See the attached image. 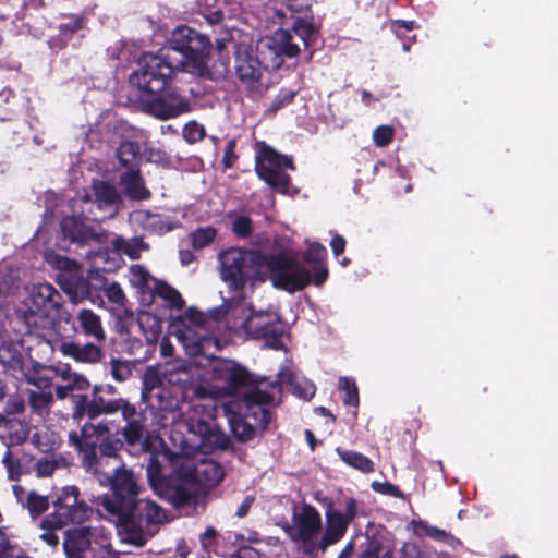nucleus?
Wrapping results in <instances>:
<instances>
[{
	"instance_id": "79ce46f5",
	"label": "nucleus",
	"mask_w": 558,
	"mask_h": 558,
	"mask_svg": "<svg viewBox=\"0 0 558 558\" xmlns=\"http://www.w3.org/2000/svg\"><path fill=\"white\" fill-rule=\"evenodd\" d=\"M129 280L133 287L148 290H153L156 281L141 265H132L130 267Z\"/></svg>"
},
{
	"instance_id": "c756f323",
	"label": "nucleus",
	"mask_w": 558,
	"mask_h": 558,
	"mask_svg": "<svg viewBox=\"0 0 558 558\" xmlns=\"http://www.w3.org/2000/svg\"><path fill=\"white\" fill-rule=\"evenodd\" d=\"M93 190L99 208H110L113 213L117 211L121 196L113 185L96 181L93 184Z\"/></svg>"
},
{
	"instance_id": "864d4df0",
	"label": "nucleus",
	"mask_w": 558,
	"mask_h": 558,
	"mask_svg": "<svg viewBox=\"0 0 558 558\" xmlns=\"http://www.w3.org/2000/svg\"><path fill=\"white\" fill-rule=\"evenodd\" d=\"M2 463L4 464L8 476L11 481H15L19 478L21 474V465L20 462L13 459L12 452L10 449H7L3 457Z\"/></svg>"
},
{
	"instance_id": "e433bc0d",
	"label": "nucleus",
	"mask_w": 558,
	"mask_h": 558,
	"mask_svg": "<svg viewBox=\"0 0 558 558\" xmlns=\"http://www.w3.org/2000/svg\"><path fill=\"white\" fill-rule=\"evenodd\" d=\"M154 295L163 300L170 308L181 310L184 305V301L181 294L161 281H155V286H153Z\"/></svg>"
},
{
	"instance_id": "0eeeda50",
	"label": "nucleus",
	"mask_w": 558,
	"mask_h": 558,
	"mask_svg": "<svg viewBox=\"0 0 558 558\" xmlns=\"http://www.w3.org/2000/svg\"><path fill=\"white\" fill-rule=\"evenodd\" d=\"M181 64L172 49H159L157 53L144 52L130 82L151 98L166 89L169 81L180 71Z\"/></svg>"
},
{
	"instance_id": "39448f33",
	"label": "nucleus",
	"mask_w": 558,
	"mask_h": 558,
	"mask_svg": "<svg viewBox=\"0 0 558 558\" xmlns=\"http://www.w3.org/2000/svg\"><path fill=\"white\" fill-rule=\"evenodd\" d=\"M227 319L234 330H244L275 350H283L288 337L279 314L272 308L255 311L243 300H233L227 310Z\"/></svg>"
},
{
	"instance_id": "f8f14e48",
	"label": "nucleus",
	"mask_w": 558,
	"mask_h": 558,
	"mask_svg": "<svg viewBox=\"0 0 558 558\" xmlns=\"http://www.w3.org/2000/svg\"><path fill=\"white\" fill-rule=\"evenodd\" d=\"M171 328L177 340L191 356L203 355L213 359L218 350V341L208 335L203 313L189 308L172 320Z\"/></svg>"
},
{
	"instance_id": "b1692460",
	"label": "nucleus",
	"mask_w": 558,
	"mask_h": 558,
	"mask_svg": "<svg viewBox=\"0 0 558 558\" xmlns=\"http://www.w3.org/2000/svg\"><path fill=\"white\" fill-rule=\"evenodd\" d=\"M59 351L76 362L81 363H97L102 356L101 349L95 343L78 344L73 341H64L59 345Z\"/></svg>"
},
{
	"instance_id": "09e8293b",
	"label": "nucleus",
	"mask_w": 558,
	"mask_h": 558,
	"mask_svg": "<svg viewBox=\"0 0 558 558\" xmlns=\"http://www.w3.org/2000/svg\"><path fill=\"white\" fill-rule=\"evenodd\" d=\"M182 135L187 143H197L204 138L205 128L196 121H189L182 130Z\"/></svg>"
},
{
	"instance_id": "e2e57ef3",
	"label": "nucleus",
	"mask_w": 558,
	"mask_h": 558,
	"mask_svg": "<svg viewBox=\"0 0 558 558\" xmlns=\"http://www.w3.org/2000/svg\"><path fill=\"white\" fill-rule=\"evenodd\" d=\"M330 246H331V250H332V253L335 254V256L338 257L340 254H342L344 252V248H345L344 238L342 235L336 234L330 242Z\"/></svg>"
},
{
	"instance_id": "2eb2a0df",
	"label": "nucleus",
	"mask_w": 558,
	"mask_h": 558,
	"mask_svg": "<svg viewBox=\"0 0 558 558\" xmlns=\"http://www.w3.org/2000/svg\"><path fill=\"white\" fill-rule=\"evenodd\" d=\"M276 395L267 392L263 388L251 389L246 395V402L244 403L245 417L252 422L233 421L232 430L234 435L241 440H250L255 433V428L265 429L270 422V413L265 405L275 404Z\"/></svg>"
},
{
	"instance_id": "7c9ffc66",
	"label": "nucleus",
	"mask_w": 558,
	"mask_h": 558,
	"mask_svg": "<svg viewBox=\"0 0 558 558\" xmlns=\"http://www.w3.org/2000/svg\"><path fill=\"white\" fill-rule=\"evenodd\" d=\"M99 456L97 454V468L98 472L94 473L100 483H102V474L105 473L102 471V466L105 464H108V462L111 460L113 462V465H120V460L118 459V442L110 441L109 437L106 440H102L99 445Z\"/></svg>"
},
{
	"instance_id": "a211bd4d",
	"label": "nucleus",
	"mask_w": 558,
	"mask_h": 558,
	"mask_svg": "<svg viewBox=\"0 0 558 558\" xmlns=\"http://www.w3.org/2000/svg\"><path fill=\"white\" fill-rule=\"evenodd\" d=\"M107 423H86L80 433H70V442L76 446L83 453V466L93 473L98 472L97 446L109 437Z\"/></svg>"
},
{
	"instance_id": "9d476101",
	"label": "nucleus",
	"mask_w": 558,
	"mask_h": 558,
	"mask_svg": "<svg viewBox=\"0 0 558 558\" xmlns=\"http://www.w3.org/2000/svg\"><path fill=\"white\" fill-rule=\"evenodd\" d=\"M263 263L264 275L268 274L272 286L289 293L301 291L313 281L311 270L300 262L294 251L264 254Z\"/></svg>"
},
{
	"instance_id": "7ed1b4c3",
	"label": "nucleus",
	"mask_w": 558,
	"mask_h": 558,
	"mask_svg": "<svg viewBox=\"0 0 558 558\" xmlns=\"http://www.w3.org/2000/svg\"><path fill=\"white\" fill-rule=\"evenodd\" d=\"M168 477L181 481L172 498L178 506L190 505L196 494L195 485L214 487L225 477L220 463L211 459H195L170 450L151 453L147 464V478L151 488L160 494Z\"/></svg>"
},
{
	"instance_id": "dca6fc26",
	"label": "nucleus",
	"mask_w": 558,
	"mask_h": 558,
	"mask_svg": "<svg viewBox=\"0 0 558 558\" xmlns=\"http://www.w3.org/2000/svg\"><path fill=\"white\" fill-rule=\"evenodd\" d=\"M284 531L293 542L301 544L304 554L314 555L319 548L320 513L313 506L305 504L293 512L292 525H287Z\"/></svg>"
},
{
	"instance_id": "58836bf2",
	"label": "nucleus",
	"mask_w": 558,
	"mask_h": 558,
	"mask_svg": "<svg viewBox=\"0 0 558 558\" xmlns=\"http://www.w3.org/2000/svg\"><path fill=\"white\" fill-rule=\"evenodd\" d=\"M32 411L44 417L49 414L53 403V396L50 391H32L28 398Z\"/></svg>"
},
{
	"instance_id": "de8ad7c7",
	"label": "nucleus",
	"mask_w": 558,
	"mask_h": 558,
	"mask_svg": "<svg viewBox=\"0 0 558 558\" xmlns=\"http://www.w3.org/2000/svg\"><path fill=\"white\" fill-rule=\"evenodd\" d=\"M110 374L114 380L125 381L132 375V365L128 361L112 359L110 361Z\"/></svg>"
},
{
	"instance_id": "393cba45",
	"label": "nucleus",
	"mask_w": 558,
	"mask_h": 558,
	"mask_svg": "<svg viewBox=\"0 0 558 558\" xmlns=\"http://www.w3.org/2000/svg\"><path fill=\"white\" fill-rule=\"evenodd\" d=\"M12 492L16 501L28 510L33 519L43 514L49 507L48 497L39 495L35 490L26 492L20 485H12Z\"/></svg>"
},
{
	"instance_id": "f704fd0d",
	"label": "nucleus",
	"mask_w": 558,
	"mask_h": 558,
	"mask_svg": "<svg viewBox=\"0 0 558 558\" xmlns=\"http://www.w3.org/2000/svg\"><path fill=\"white\" fill-rule=\"evenodd\" d=\"M61 230L65 238L72 241L81 242L87 236L86 226L80 217H65L61 222Z\"/></svg>"
},
{
	"instance_id": "bb28decb",
	"label": "nucleus",
	"mask_w": 558,
	"mask_h": 558,
	"mask_svg": "<svg viewBox=\"0 0 558 558\" xmlns=\"http://www.w3.org/2000/svg\"><path fill=\"white\" fill-rule=\"evenodd\" d=\"M78 330L86 337L96 342H102L106 339V331L102 327L101 318L92 310L83 308L76 316Z\"/></svg>"
},
{
	"instance_id": "49530a36",
	"label": "nucleus",
	"mask_w": 558,
	"mask_h": 558,
	"mask_svg": "<svg viewBox=\"0 0 558 558\" xmlns=\"http://www.w3.org/2000/svg\"><path fill=\"white\" fill-rule=\"evenodd\" d=\"M232 217V231L239 238H247L253 231L251 218L243 214H234Z\"/></svg>"
},
{
	"instance_id": "20e7f679",
	"label": "nucleus",
	"mask_w": 558,
	"mask_h": 558,
	"mask_svg": "<svg viewBox=\"0 0 558 558\" xmlns=\"http://www.w3.org/2000/svg\"><path fill=\"white\" fill-rule=\"evenodd\" d=\"M182 399H205L204 377L196 363L166 364L161 372L149 367L143 378L142 400L161 411L172 410Z\"/></svg>"
},
{
	"instance_id": "f257e3e1",
	"label": "nucleus",
	"mask_w": 558,
	"mask_h": 558,
	"mask_svg": "<svg viewBox=\"0 0 558 558\" xmlns=\"http://www.w3.org/2000/svg\"><path fill=\"white\" fill-rule=\"evenodd\" d=\"M102 481L110 483L113 494L102 498L101 507L116 523L121 543L143 546L167 521L165 511L144 496L134 473L122 465H113L112 474L104 473Z\"/></svg>"
},
{
	"instance_id": "a19ab883",
	"label": "nucleus",
	"mask_w": 558,
	"mask_h": 558,
	"mask_svg": "<svg viewBox=\"0 0 558 558\" xmlns=\"http://www.w3.org/2000/svg\"><path fill=\"white\" fill-rule=\"evenodd\" d=\"M138 417L140 414L136 412L131 418H123L128 424L123 428L122 435L130 445L141 442L143 439L144 425Z\"/></svg>"
},
{
	"instance_id": "c85d7f7f",
	"label": "nucleus",
	"mask_w": 558,
	"mask_h": 558,
	"mask_svg": "<svg viewBox=\"0 0 558 558\" xmlns=\"http://www.w3.org/2000/svg\"><path fill=\"white\" fill-rule=\"evenodd\" d=\"M413 533L416 536L424 537L427 536L434 541L441 542L448 544L452 547L460 544V541L448 533L445 530L438 529L436 526L429 525L427 522L422 520H413L412 521Z\"/></svg>"
},
{
	"instance_id": "4468645a",
	"label": "nucleus",
	"mask_w": 558,
	"mask_h": 558,
	"mask_svg": "<svg viewBox=\"0 0 558 558\" xmlns=\"http://www.w3.org/2000/svg\"><path fill=\"white\" fill-rule=\"evenodd\" d=\"M62 296L50 283L33 284L24 313L25 324L33 332H40L52 325V317L58 313Z\"/></svg>"
},
{
	"instance_id": "37998d69",
	"label": "nucleus",
	"mask_w": 558,
	"mask_h": 558,
	"mask_svg": "<svg viewBox=\"0 0 558 558\" xmlns=\"http://www.w3.org/2000/svg\"><path fill=\"white\" fill-rule=\"evenodd\" d=\"M201 13L210 24H218L223 19V12L219 7V0H198Z\"/></svg>"
},
{
	"instance_id": "412c9836",
	"label": "nucleus",
	"mask_w": 558,
	"mask_h": 558,
	"mask_svg": "<svg viewBox=\"0 0 558 558\" xmlns=\"http://www.w3.org/2000/svg\"><path fill=\"white\" fill-rule=\"evenodd\" d=\"M160 95H154L146 100L143 99L146 111L151 116L161 119H172L192 110L191 101L175 89L162 90Z\"/></svg>"
},
{
	"instance_id": "4be33fe9",
	"label": "nucleus",
	"mask_w": 558,
	"mask_h": 558,
	"mask_svg": "<svg viewBox=\"0 0 558 558\" xmlns=\"http://www.w3.org/2000/svg\"><path fill=\"white\" fill-rule=\"evenodd\" d=\"M278 377L279 383L271 384L269 391L276 395V399L282 385H286L293 395L302 399H311L315 395V385L289 366L281 367Z\"/></svg>"
},
{
	"instance_id": "423d86ee",
	"label": "nucleus",
	"mask_w": 558,
	"mask_h": 558,
	"mask_svg": "<svg viewBox=\"0 0 558 558\" xmlns=\"http://www.w3.org/2000/svg\"><path fill=\"white\" fill-rule=\"evenodd\" d=\"M52 506L54 511L40 522L39 538L54 547L59 543L57 531L70 523L84 522L92 515L93 509L81 498L80 489L74 485L64 486L58 490Z\"/></svg>"
},
{
	"instance_id": "f3484780",
	"label": "nucleus",
	"mask_w": 558,
	"mask_h": 558,
	"mask_svg": "<svg viewBox=\"0 0 558 558\" xmlns=\"http://www.w3.org/2000/svg\"><path fill=\"white\" fill-rule=\"evenodd\" d=\"M256 173L272 190L286 194L290 177L287 169H293L292 160L282 156L268 146H263L256 155Z\"/></svg>"
},
{
	"instance_id": "69168bd1",
	"label": "nucleus",
	"mask_w": 558,
	"mask_h": 558,
	"mask_svg": "<svg viewBox=\"0 0 558 558\" xmlns=\"http://www.w3.org/2000/svg\"><path fill=\"white\" fill-rule=\"evenodd\" d=\"M160 353L163 357H171L174 354V347L167 337H163L160 341Z\"/></svg>"
},
{
	"instance_id": "5fc2aeb1",
	"label": "nucleus",
	"mask_w": 558,
	"mask_h": 558,
	"mask_svg": "<svg viewBox=\"0 0 558 558\" xmlns=\"http://www.w3.org/2000/svg\"><path fill=\"white\" fill-rule=\"evenodd\" d=\"M371 486H372L373 490L376 493L387 495V496H392V497L400 498V499H404V494L398 488V486H396L389 482L375 481L372 483Z\"/></svg>"
},
{
	"instance_id": "2f4dec72",
	"label": "nucleus",
	"mask_w": 558,
	"mask_h": 558,
	"mask_svg": "<svg viewBox=\"0 0 558 558\" xmlns=\"http://www.w3.org/2000/svg\"><path fill=\"white\" fill-rule=\"evenodd\" d=\"M101 290L110 303L109 310L113 313L121 314L125 311L126 298L121 286L116 282L104 281Z\"/></svg>"
},
{
	"instance_id": "4d7b16f0",
	"label": "nucleus",
	"mask_w": 558,
	"mask_h": 558,
	"mask_svg": "<svg viewBox=\"0 0 558 558\" xmlns=\"http://www.w3.org/2000/svg\"><path fill=\"white\" fill-rule=\"evenodd\" d=\"M295 96V93L289 89L281 90L271 102L269 110L277 112L279 109L290 104Z\"/></svg>"
},
{
	"instance_id": "6ab92c4d",
	"label": "nucleus",
	"mask_w": 558,
	"mask_h": 558,
	"mask_svg": "<svg viewBox=\"0 0 558 558\" xmlns=\"http://www.w3.org/2000/svg\"><path fill=\"white\" fill-rule=\"evenodd\" d=\"M356 514L357 504L353 498L345 500L344 512L328 509L326 511V527L319 538L318 551L325 553L329 546L337 544L344 536Z\"/></svg>"
},
{
	"instance_id": "bf43d9fd",
	"label": "nucleus",
	"mask_w": 558,
	"mask_h": 558,
	"mask_svg": "<svg viewBox=\"0 0 558 558\" xmlns=\"http://www.w3.org/2000/svg\"><path fill=\"white\" fill-rule=\"evenodd\" d=\"M381 545L377 539H369L359 558H379Z\"/></svg>"
},
{
	"instance_id": "6e6d98bb",
	"label": "nucleus",
	"mask_w": 558,
	"mask_h": 558,
	"mask_svg": "<svg viewBox=\"0 0 558 558\" xmlns=\"http://www.w3.org/2000/svg\"><path fill=\"white\" fill-rule=\"evenodd\" d=\"M83 28V19L80 16H70L66 22H62L59 25V31L62 35L69 37L78 29Z\"/></svg>"
},
{
	"instance_id": "473e14b6",
	"label": "nucleus",
	"mask_w": 558,
	"mask_h": 558,
	"mask_svg": "<svg viewBox=\"0 0 558 558\" xmlns=\"http://www.w3.org/2000/svg\"><path fill=\"white\" fill-rule=\"evenodd\" d=\"M111 245L116 252L125 254L132 259L138 258L141 252L147 248L145 243L140 238L128 240L122 236H116L111 241Z\"/></svg>"
},
{
	"instance_id": "a878e982",
	"label": "nucleus",
	"mask_w": 558,
	"mask_h": 558,
	"mask_svg": "<svg viewBox=\"0 0 558 558\" xmlns=\"http://www.w3.org/2000/svg\"><path fill=\"white\" fill-rule=\"evenodd\" d=\"M120 186L123 193L132 199L144 201L150 197V192L145 187L143 178L134 166L121 174Z\"/></svg>"
},
{
	"instance_id": "72a5a7b5",
	"label": "nucleus",
	"mask_w": 558,
	"mask_h": 558,
	"mask_svg": "<svg viewBox=\"0 0 558 558\" xmlns=\"http://www.w3.org/2000/svg\"><path fill=\"white\" fill-rule=\"evenodd\" d=\"M98 403L102 407L104 414L121 412L123 418H131L133 414H136L135 407L123 398L106 400L104 397H98Z\"/></svg>"
},
{
	"instance_id": "052dcab7",
	"label": "nucleus",
	"mask_w": 558,
	"mask_h": 558,
	"mask_svg": "<svg viewBox=\"0 0 558 558\" xmlns=\"http://www.w3.org/2000/svg\"><path fill=\"white\" fill-rule=\"evenodd\" d=\"M402 558H428L416 545L404 544L402 547Z\"/></svg>"
},
{
	"instance_id": "680f3d73",
	"label": "nucleus",
	"mask_w": 558,
	"mask_h": 558,
	"mask_svg": "<svg viewBox=\"0 0 558 558\" xmlns=\"http://www.w3.org/2000/svg\"><path fill=\"white\" fill-rule=\"evenodd\" d=\"M86 412H87V417L90 420H94V418L98 417L99 415L104 414L102 407H100V403H98V397H94L89 401V403L86 408Z\"/></svg>"
},
{
	"instance_id": "13d9d810",
	"label": "nucleus",
	"mask_w": 558,
	"mask_h": 558,
	"mask_svg": "<svg viewBox=\"0 0 558 558\" xmlns=\"http://www.w3.org/2000/svg\"><path fill=\"white\" fill-rule=\"evenodd\" d=\"M236 146L235 140H229L226 144L225 150H223V158L222 162L226 168H231L236 159V155L234 153Z\"/></svg>"
},
{
	"instance_id": "6e6552de",
	"label": "nucleus",
	"mask_w": 558,
	"mask_h": 558,
	"mask_svg": "<svg viewBox=\"0 0 558 558\" xmlns=\"http://www.w3.org/2000/svg\"><path fill=\"white\" fill-rule=\"evenodd\" d=\"M169 44L162 49L174 51L177 61L182 63L180 71L197 76L209 74L207 59L210 52V40L206 35L190 26L180 25L172 31Z\"/></svg>"
},
{
	"instance_id": "f03ea898",
	"label": "nucleus",
	"mask_w": 558,
	"mask_h": 558,
	"mask_svg": "<svg viewBox=\"0 0 558 558\" xmlns=\"http://www.w3.org/2000/svg\"><path fill=\"white\" fill-rule=\"evenodd\" d=\"M317 37L312 22L296 19L290 29H278L262 38L256 47L245 43L235 46L234 71L241 85L254 95L268 88L267 74L279 69L286 58H294L301 47L308 48Z\"/></svg>"
},
{
	"instance_id": "cd10ccee",
	"label": "nucleus",
	"mask_w": 558,
	"mask_h": 558,
	"mask_svg": "<svg viewBox=\"0 0 558 558\" xmlns=\"http://www.w3.org/2000/svg\"><path fill=\"white\" fill-rule=\"evenodd\" d=\"M130 220L133 225L150 233L162 234L172 229L159 214L148 210H134L130 215Z\"/></svg>"
},
{
	"instance_id": "ddd939ff",
	"label": "nucleus",
	"mask_w": 558,
	"mask_h": 558,
	"mask_svg": "<svg viewBox=\"0 0 558 558\" xmlns=\"http://www.w3.org/2000/svg\"><path fill=\"white\" fill-rule=\"evenodd\" d=\"M63 548L68 558H117L110 533L102 526H77L68 530Z\"/></svg>"
},
{
	"instance_id": "ea45409f",
	"label": "nucleus",
	"mask_w": 558,
	"mask_h": 558,
	"mask_svg": "<svg viewBox=\"0 0 558 558\" xmlns=\"http://www.w3.org/2000/svg\"><path fill=\"white\" fill-rule=\"evenodd\" d=\"M142 145L137 141H124L117 150V157L123 166L132 167V162L140 157Z\"/></svg>"
},
{
	"instance_id": "4c0bfd02",
	"label": "nucleus",
	"mask_w": 558,
	"mask_h": 558,
	"mask_svg": "<svg viewBox=\"0 0 558 558\" xmlns=\"http://www.w3.org/2000/svg\"><path fill=\"white\" fill-rule=\"evenodd\" d=\"M337 453L344 463L363 473L374 471V463L366 456L360 452L338 448Z\"/></svg>"
},
{
	"instance_id": "3c124183",
	"label": "nucleus",
	"mask_w": 558,
	"mask_h": 558,
	"mask_svg": "<svg viewBox=\"0 0 558 558\" xmlns=\"http://www.w3.org/2000/svg\"><path fill=\"white\" fill-rule=\"evenodd\" d=\"M21 354L19 345L14 343H3L0 347V361L3 364L15 365L20 363Z\"/></svg>"
},
{
	"instance_id": "603ef678",
	"label": "nucleus",
	"mask_w": 558,
	"mask_h": 558,
	"mask_svg": "<svg viewBox=\"0 0 558 558\" xmlns=\"http://www.w3.org/2000/svg\"><path fill=\"white\" fill-rule=\"evenodd\" d=\"M395 130L390 125H379L373 131V141L376 146L385 147L391 143Z\"/></svg>"
},
{
	"instance_id": "9b49d317",
	"label": "nucleus",
	"mask_w": 558,
	"mask_h": 558,
	"mask_svg": "<svg viewBox=\"0 0 558 558\" xmlns=\"http://www.w3.org/2000/svg\"><path fill=\"white\" fill-rule=\"evenodd\" d=\"M252 375L240 364L231 360H215L210 364V378H204L205 398H223L242 393L243 402L251 389L262 388L253 385Z\"/></svg>"
},
{
	"instance_id": "338daca9",
	"label": "nucleus",
	"mask_w": 558,
	"mask_h": 558,
	"mask_svg": "<svg viewBox=\"0 0 558 558\" xmlns=\"http://www.w3.org/2000/svg\"><path fill=\"white\" fill-rule=\"evenodd\" d=\"M71 401H72V405L74 408L86 409L90 400H88V397L86 393H76V395H71Z\"/></svg>"
},
{
	"instance_id": "a18cd8bd",
	"label": "nucleus",
	"mask_w": 558,
	"mask_h": 558,
	"mask_svg": "<svg viewBox=\"0 0 558 558\" xmlns=\"http://www.w3.org/2000/svg\"><path fill=\"white\" fill-rule=\"evenodd\" d=\"M217 231L213 227L199 228L191 233V241L194 248H203L209 245L216 238Z\"/></svg>"
},
{
	"instance_id": "774afa93",
	"label": "nucleus",
	"mask_w": 558,
	"mask_h": 558,
	"mask_svg": "<svg viewBox=\"0 0 558 558\" xmlns=\"http://www.w3.org/2000/svg\"><path fill=\"white\" fill-rule=\"evenodd\" d=\"M354 551V544L353 542H349L344 548L340 551L337 558H352Z\"/></svg>"
},
{
	"instance_id": "5701e85b",
	"label": "nucleus",
	"mask_w": 558,
	"mask_h": 558,
	"mask_svg": "<svg viewBox=\"0 0 558 558\" xmlns=\"http://www.w3.org/2000/svg\"><path fill=\"white\" fill-rule=\"evenodd\" d=\"M326 256V247L318 242L310 243L303 254V260L311 270L313 283L317 287L322 286L328 278V269L325 263Z\"/></svg>"
},
{
	"instance_id": "0e129e2a",
	"label": "nucleus",
	"mask_w": 558,
	"mask_h": 558,
	"mask_svg": "<svg viewBox=\"0 0 558 558\" xmlns=\"http://www.w3.org/2000/svg\"><path fill=\"white\" fill-rule=\"evenodd\" d=\"M254 500H255L254 496H252V495L246 496L235 512L236 517L244 518L248 513V510L252 507Z\"/></svg>"
},
{
	"instance_id": "c03bdc74",
	"label": "nucleus",
	"mask_w": 558,
	"mask_h": 558,
	"mask_svg": "<svg viewBox=\"0 0 558 558\" xmlns=\"http://www.w3.org/2000/svg\"><path fill=\"white\" fill-rule=\"evenodd\" d=\"M339 389L345 392L343 403L349 407L357 408L359 405V390L354 379L342 376L339 378Z\"/></svg>"
},
{
	"instance_id": "aec40b11",
	"label": "nucleus",
	"mask_w": 558,
	"mask_h": 558,
	"mask_svg": "<svg viewBox=\"0 0 558 558\" xmlns=\"http://www.w3.org/2000/svg\"><path fill=\"white\" fill-rule=\"evenodd\" d=\"M45 259L48 264L62 270L59 276L60 281L73 302L76 303L87 296V282L83 278L81 267L76 262L54 253H47Z\"/></svg>"
},
{
	"instance_id": "8fccbe9b",
	"label": "nucleus",
	"mask_w": 558,
	"mask_h": 558,
	"mask_svg": "<svg viewBox=\"0 0 558 558\" xmlns=\"http://www.w3.org/2000/svg\"><path fill=\"white\" fill-rule=\"evenodd\" d=\"M60 465V460L46 457L36 462L34 470L38 477H47L51 476Z\"/></svg>"
},
{
	"instance_id": "c9c22d12",
	"label": "nucleus",
	"mask_w": 558,
	"mask_h": 558,
	"mask_svg": "<svg viewBox=\"0 0 558 558\" xmlns=\"http://www.w3.org/2000/svg\"><path fill=\"white\" fill-rule=\"evenodd\" d=\"M90 387L89 380L84 375H74L70 378L69 381H65L62 385H58L54 388L56 396L60 400H64L71 395H74V391L84 392Z\"/></svg>"
},
{
	"instance_id": "1a4fd4ad",
	"label": "nucleus",
	"mask_w": 558,
	"mask_h": 558,
	"mask_svg": "<svg viewBox=\"0 0 558 558\" xmlns=\"http://www.w3.org/2000/svg\"><path fill=\"white\" fill-rule=\"evenodd\" d=\"M218 260L221 279L235 293L264 275V254L257 251L231 247L222 251Z\"/></svg>"
}]
</instances>
